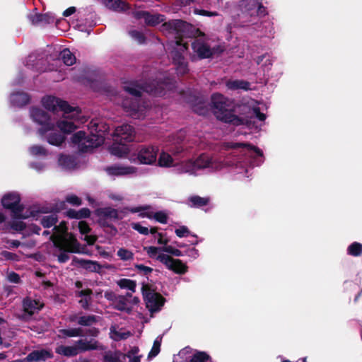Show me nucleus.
Segmentation results:
<instances>
[{"label":"nucleus","mask_w":362,"mask_h":362,"mask_svg":"<svg viewBox=\"0 0 362 362\" xmlns=\"http://www.w3.org/2000/svg\"><path fill=\"white\" fill-rule=\"evenodd\" d=\"M66 202L74 206H79L81 204V200L74 194L68 195L66 197Z\"/></svg>","instance_id":"13d9d810"},{"label":"nucleus","mask_w":362,"mask_h":362,"mask_svg":"<svg viewBox=\"0 0 362 362\" xmlns=\"http://www.w3.org/2000/svg\"><path fill=\"white\" fill-rule=\"evenodd\" d=\"M98 216L105 220L115 221L119 218L118 212L112 208H104L98 211Z\"/></svg>","instance_id":"2f4dec72"},{"label":"nucleus","mask_w":362,"mask_h":362,"mask_svg":"<svg viewBox=\"0 0 362 362\" xmlns=\"http://www.w3.org/2000/svg\"><path fill=\"white\" fill-rule=\"evenodd\" d=\"M171 47L173 49L171 56L176 66V71L179 74L183 75L188 71L187 62L182 57V53L187 49L186 43L182 38L177 39L171 42Z\"/></svg>","instance_id":"6e6552de"},{"label":"nucleus","mask_w":362,"mask_h":362,"mask_svg":"<svg viewBox=\"0 0 362 362\" xmlns=\"http://www.w3.org/2000/svg\"><path fill=\"white\" fill-rule=\"evenodd\" d=\"M128 296H118L114 304L115 308L120 311H126L130 313L132 311V306L129 305Z\"/></svg>","instance_id":"7c9ffc66"},{"label":"nucleus","mask_w":362,"mask_h":362,"mask_svg":"<svg viewBox=\"0 0 362 362\" xmlns=\"http://www.w3.org/2000/svg\"><path fill=\"white\" fill-rule=\"evenodd\" d=\"M30 23L34 25H44L52 23L54 21V17L48 14H33L28 16Z\"/></svg>","instance_id":"412c9836"},{"label":"nucleus","mask_w":362,"mask_h":362,"mask_svg":"<svg viewBox=\"0 0 362 362\" xmlns=\"http://www.w3.org/2000/svg\"><path fill=\"white\" fill-rule=\"evenodd\" d=\"M7 279L8 280L10 281V282H12V283H19L20 281V276L18 274L15 273V272H9L8 274H7Z\"/></svg>","instance_id":"0e129e2a"},{"label":"nucleus","mask_w":362,"mask_h":362,"mask_svg":"<svg viewBox=\"0 0 362 362\" xmlns=\"http://www.w3.org/2000/svg\"><path fill=\"white\" fill-rule=\"evenodd\" d=\"M135 267L137 269L138 271L144 273V274H148L153 271L152 268L143 264H136L135 265Z\"/></svg>","instance_id":"338daca9"},{"label":"nucleus","mask_w":362,"mask_h":362,"mask_svg":"<svg viewBox=\"0 0 362 362\" xmlns=\"http://www.w3.org/2000/svg\"><path fill=\"white\" fill-rule=\"evenodd\" d=\"M162 252H165L169 254H171L176 257H180L182 255V252L179 250L178 249H175L172 246H164L162 247Z\"/></svg>","instance_id":"864d4df0"},{"label":"nucleus","mask_w":362,"mask_h":362,"mask_svg":"<svg viewBox=\"0 0 362 362\" xmlns=\"http://www.w3.org/2000/svg\"><path fill=\"white\" fill-rule=\"evenodd\" d=\"M158 164L161 167H170L173 165H177L176 164H174V160L171 156L165 152L160 153L158 158Z\"/></svg>","instance_id":"a19ab883"},{"label":"nucleus","mask_w":362,"mask_h":362,"mask_svg":"<svg viewBox=\"0 0 362 362\" xmlns=\"http://www.w3.org/2000/svg\"><path fill=\"white\" fill-rule=\"evenodd\" d=\"M211 103L214 113L218 119L226 122L232 121L231 102L228 98L220 93H214L211 96Z\"/></svg>","instance_id":"39448f33"},{"label":"nucleus","mask_w":362,"mask_h":362,"mask_svg":"<svg viewBox=\"0 0 362 362\" xmlns=\"http://www.w3.org/2000/svg\"><path fill=\"white\" fill-rule=\"evenodd\" d=\"M131 336L129 332H124L122 330H117L115 327H110V337L115 341L126 339Z\"/></svg>","instance_id":"f704fd0d"},{"label":"nucleus","mask_w":362,"mask_h":362,"mask_svg":"<svg viewBox=\"0 0 362 362\" xmlns=\"http://www.w3.org/2000/svg\"><path fill=\"white\" fill-rule=\"evenodd\" d=\"M11 228L15 230L21 231L25 228V225L22 221H14L11 224Z\"/></svg>","instance_id":"680f3d73"},{"label":"nucleus","mask_w":362,"mask_h":362,"mask_svg":"<svg viewBox=\"0 0 362 362\" xmlns=\"http://www.w3.org/2000/svg\"><path fill=\"white\" fill-rule=\"evenodd\" d=\"M194 13L197 15L205 16L209 17L218 16V13L216 11H208L202 9L195 8Z\"/></svg>","instance_id":"4d7b16f0"},{"label":"nucleus","mask_w":362,"mask_h":362,"mask_svg":"<svg viewBox=\"0 0 362 362\" xmlns=\"http://www.w3.org/2000/svg\"><path fill=\"white\" fill-rule=\"evenodd\" d=\"M229 148H236L239 147H242L243 150L241 151V153L244 154L247 153H252V152L255 153L257 156H262V152L260 149L255 146H250L247 144H243V143H233L230 144L228 145Z\"/></svg>","instance_id":"bb28decb"},{"label":"nucleus","mask_w":362,"mask_h":362,"mask_svg":"<svg viewBox=\"0 0 362 362\" xmlns=\"http://www.w3.org/2000/svg\"><path fill=\"white\" fill-rule=\"evenodd\" d=\"M195 350H193L190 347H185L180 351L178 356L185 359L187 362H189V356L194 354Z\"/></svg>","instance_id":"3c124183"},{"label":"nucleus","mask_w":362,"mask_h":362,"mask_svg":"<svg viewBox=\"0 0 362 362\" xmlns=\"http://www.w3.org/2000/svg\"><path fill=\"white\" fill-rule=\"evenodd\" d=\"M240 6L243 12L251 17L265 14V8L259 0H242Z\"/></svg>","instance_id":"4468645a"},{"label":"nucleus","mask_w":362,"mask_h":362,"mask_svg":"<svg viewBox=\"0 0 362 362\" xmlns=\"http://www.w3.org/2000/svg\"><path fill=\"white\" fill-rule=\"evenodd\" d=\"M11 103L18 107L25 105L29 102V96L25 93H15L11 95Z\"/></svg>","instance_id":"c756f323"},{"label":"nucleus","mask_w":362,"mask_h":362,"mask_svg":"<svg viewBox=\"0 0 362 362\" xmlns=\"http://www.w3.org/2000/svg\"><path fill=\"white\" fill-rule=\"evenodd\" d=\"M126 296H128L129 305L132 306V308L134 305H136L139 303V298L136 296H133L132 293H127Z\"/></svg>","instance_id":"774afa93"},{"label":"nucleus","mask_w":362,"mask_h":362,"mask_svg":"<svg viewBox=\"0 0 362 362\" xmlns=\"http://www.w3.org/2000/svg\"><path fill=\"white\" fill-rule=\"evenodd\" d=\"M135 137L134 128L129 124H122L117 127L113 134L114 141L117 143L133 141Z\"/></svg>","instance_id":"2eb2a0df"},{"label":"nucleus","mask_w":362,"mask_h":362,"mask_svg":"<svg viewBox=\"0 0 362 362\" xmlns=\"http://www.w3.org/2000/svg\"><path fill=\"white\" fill-rule=\"evenodd\" d=\"M161 341H162V337H158L155 339L153 346H152V349L148 354V358H153L159 354L160 350Z\"/></svg>","instance_id":"de8ad7c7"},{"label":"nucleus","mask_w":362,"mask_h":362,"mask_svg":"<svg viewBox=\"0 0 362 362\" xmlns=\"http://www.w3.org/2000/svg\"><path fill=\"white\" fill-rule=\"evenodd\" d=\"M139 349L136 346L132 347L126 355V358L129 359V362H140L141 355L139 354Z\"/></svg>","instance_id":"c03bdc74"},{"label":"nucleus","mask_w":362,"mask_h":362,"mask_svg":"<svg viewBox=\"0 0 362 362\" xmlns=\"http://www.w3.org/2000/svg\"><path fill=\"white\" fill-rule=\"evenodd\" d=\"M59 333L65 337H81L83 335V329L81 328H71V329H60Z\"/></svg>","instance_id":"79ce46f5"},{"label":"nucleus","mask_w":362,"mask_h":362,"mask_svg":"<svg viewBox=\"0 0 362 362\" xmlns=\"http://www.w3.org/2000/svg\"><path fill=\"white\" fill-rule=\"evenodd\" d=\"M158 148L154 146L141 147L137 156H132L130 158L132 161L135 162L136 160L142 164H151L156 160Z\"/></svg>","instance_id":"f8f14e48"},{"label":"nucleus","mask_w":362,"mask_h":362,"mask_svg":"<svg viewBox=\"0 0 362 362\" xmlns=\"http://www.w3.org/2000/svg\"><path fill=\"white\" fill-rule=\"evenodd\" d=\"M90 215V211L87 208H83L78 211V219L88 218Z\"/></svg>","instance_id":"69168bd1"},{"label":"nucleus","mask_w":362,"mask_h":362,"mask_svg":"<svg viewBox=\"0 0 362 362\" xmlns=\"http://www.w3.org/2000/svg\"><path fill=\"white\" fill-rule=\"evenodd\" d=\"M126 355L120 351H107L103 356L104 362H125Z\"/></svg>","instance_id":"c85d7f7f"},{"label":"nucleus","mask_w":362,"mask_h":362,"mask_svg":"<svg viewBox=\"0 0 362 362\" xmlns=\"http://www.w3.org/2000/svg\"><path fill=\"white\" fill-rule=\"evenodd\" d=\"M52 354L45 349L35 350L30 353L25 358L28 362L45 361L52 358Z\"/></svg>","instance_id":"b1692460"},{"label":"nucleus","mask_w":362,"mask_h":362,"mask_svg":"<svg viewBox=\"0 0 362 362\" xmlns=\"http://www.w3.org/2000/svg\"><path fill=\"white\" fill-rule=\"evenodd\" d=\"M1 203L4 208L11 210L15 218H27L28 217V215L22 214L23 207L19 204L20 197L18 194L11 192L5 194L1 199Z\"/></svg>","instance_id":"1a4fd4ad"},{"label":"nucleus","mask_w":362,"mask_h":362,"mask_svg":"<svg viewBox=\"0 0 362 362\" xmlns=\"http://www.w3.org/2000/svg\"><path fill=\"white\" fill-rule=\"evenodd\" d=\"M72 142L78 146L82 151H88L90 149L98 147L103 143L102 134H93L86 135L83 131L74 134L71 138Z\"/></svg>","instance_id":"423d86ee"},{"label":"nucleus","mask_w":362,"mask_h":362,"mask_svg":"<svg viewBox=\"0 0 362 362\" xmlns=\"http://www.w3.org/2000/svg\"><path fill=\"white\" fill-rule=\"evenodd\" d=\"M187 23L181 20H173L164 22L160 26V31L166 35H182L187 27Z\"/></svg>","instance_id":"dca6fc26"},{"label":"nucleus","mask_w":362,"mask_h":362,"mask_svg":"<svg viewBox=\"0 0 362 362\" xmlns=\"http://www.w3.org/2000/svg\"><path fill=\"white\" fill-rule=\"evenodd\" d=\"M210 199L209 197H201L199 196H192L189 198V206L192 207H201L209 204Z\"/></svg>","instance_id":"c9c22d12"},{"label":"nucleus","mask_w":362,"mask_h":362,"mask_svg":"<svg viewBox=\"0 0 362 362\" xmlns=\"http://www.w3.org/2000/svg\"><path fill=\"white\" fill-rule=\"evenodd\" d=\"M102 2L107 8L116 11H124L129 8V5L122 0H102Z\"/></svg>","instance_id":"393cba45"},{"label":"nucleus","mask_w":362,"mask_h":362,"mask_svg":"<svg viewBox=\"0 0 362 362\" xmlns=\"http://www.w3.org/2000/svg\"><path fill=\"white\" fill-rule=\"evenodd\" d=\"M43 304L39 300H33L30 298H26L23 301V310L29 315H32L35 312L40 310Z\"/></svg>","instance_id":"4be33fe9"},{"label":"nucleus","mask_w":362,"mask_h":362,"mask_svg":"<svg viewBox=\"0 0 362 362\" xmlns=\"http://www.w3.org/2000/svg\"><path fill=\"white\" fill-rule=\"evenodd\" d=\"M175 233L178 237L182 238L187 236L189 231L186 226H181L175 230Z\"/></svg>","instance_id":"e2e57ef3"},{"label":"nucleus","mask_w":362,"mask_h":362,"mask_svg":"<svg viewBox=\"0 0 362 362\" xmlns=\"http://www.w3.org/2000/svg\"><path fill=\"white\" fill-rule=\"evenodd\" d=\"M210 360V356L204 351L195 350L194 354L189 356V362H206Z\"/></svg>","instance_id":"58836bf2"},{"label":"nucleus","mask_w":362,"mask_h":362,"mask_svg":"<svg viewBox=\"0 0 362 362\" xmlns=\"http://www.w3.org/2000/svg\"><path fill=\"white\" fill-rule=\"evenodd\" d=\"M57 221V216L55 214H52L45 216L41 220V223L45 228H49L55 225Z\"/></svg>","instance_id":"37998d69"},{"label":"nucleus","mask_w":362,"mask_h":362,"mask_svg":"<svg viewBox=\"0 0 362 362\" xmlns=\"http://www.w3.org/2000/svg\"><path fill=\"white\" fill-rule=\"evenodd\" d=\"M78 227L81 234H88L90 230L88 224L83 221H81L78 222Z\"/></svg>","instance_id":"052dcab7"},{"label":"nucleus","mask_w":362,"mask_h":362,"mask_svg":"<svg viewBox=\"0 0 362 362\" xmlns=\"http://www.w3.org/2000/svg\"><path fill=\"white\" fill-rule=\"evenodd\" d=\"M162 247H157L154 246L146 247L144 250L147 252L150 257H155L158 252L162 251Z\"/></svg>","instance_id":"6e6d98bb"},{"label":"nucleus","mask_w":362,"mask_h":362,"mask_svg":"<svg viewBox=\"0 0 362 362\" xmlns=\"http://www.w3.org/2000/svg\"><path fill=\"white\" fill-rule=\"evenodd\" d=\"M92 290L87 288L76 291V296L80 298L78 303L82 308L88 310L91 303Z\"/></svg>","instance_id":"5701e85b"},{"label":"nucleus","mask_w":362,"mask_h":362,"mask_svg":"<svg viewBox=\"0 0 362 362\" xmlns=\"http://www.w3.org/2000/svg\"><path fill=\"white\" fill-rule=\"evenodd\" d=\"M117 285L121 288H127L132 292L135 291L136 283L134 281L127 279H122L117 281Z\"/></svg>","instance_id":"a18cd8bd"},{"label":"nucleus","mask_w":362,"mask_h":362,"mask_svg":"<svg viewBox=\"0 0 362 362\" xmlns=\"http://www.w3.org/2000/svg\"><path fill=\"white\" fill-rule=\"evenodd\" d=\"M98 318L93 315L80 316L77 323L81 326H91L98 322Z\"/></svg>","instance_id":"ea45409f"},{"label":"nucleus","mask_w":362,"mask_h":362,"mask_svg":"<svg viewBox=\"0 0 362 362\" xmlns=\"http://www.w3.org/2000/svg\"><path fill=\"white\" fill-rule=\"evenodd\" d=\"M73 262L90 272H95L100 269V266L99 264L94 261L86 260L74 257Z\"/></svg>","instance_id":"a878e982"},{"label":"nucleus","mask_w":362,"mask_h":362,"mask_svg":"<svg viewBox=\"0 0 362 362\" xmlns=\"http://www.w3.org/2000/svg\"><path fill=\"white\" fill-rule=\"evenodd\" d=\"M130 36L136 40L139 43L142 44L145 41V37L143 35V33L136 31V30H132L129 32Z\"/></svg>","instance_id":"5fc2aeb1"},{"label":"nucleus","mask_w":362,"mask_h":362,"mask_svg":"<svg viewBox=\"0 0 362 362\" xmlns=\"http://www.w3.org/2000/svg\"><path fill=\"white\" fill-rule=\"evenodd\" d=\"M30 116L33 120L40 124L41 127L38 132L40 134H47V140L49 144L54 146H60L65 140V136L59 133H49L54 128V124L50 120L49 116L43 110L33 108L30 110Z\"/></svg>","instance_id":"7ed1b4c3"},{"label":"nucleus","mask_w":362,"mask_h":362,"mask_svg":"<svg viewBox=\"0 0 362 362\" xmlns=\"http://www.w3.org/2000/svg\"><path fill=\"white\" fill-rule=\"evenodd\" d=\"M192 47L194 52L196 53L200 59L209 58L212 55V50L202 39H195L192 43Z\"/></svg>","instance_id":"aec40b11"},{"label":"nucleus","mask_w":362,"mask_h":362,"mask_svg":"<svg viewBox=\"0 0 362 362\" xmlns=\"http://www.w3.org/2000/svg\"><path fill=\"white\" fill-rule=\"evenodd\" d=\"M147 13L148 11H146L136 9L132 12V15L137 20L144 19L145 21Z\"/></svg>","instance_id":"bf43d9fd"},{"label":"nucleus","mask_w":362,"mask_h":362,"mask_svg":"<svg viewBox=\"0 0 362 362\" xmlns=\"http://www.w3.org/2000/svg\"><path fill=\"white\" fill-rule=\"evenodd\" d=\"M83 122L84 119L80 116L79 109L71 107L69 113L63 112V117L57 122V125L62 132L69 134L78 127V123Z\"/></svg>","instance_id":"0eeeda50"},{"label":"nucleus","mask_w":362,"mask_h":362,"mask_svg":"<svg viewBox=\"0 0 362 362\" xmlns=\"http://www.w3.org/2000/svg\"><path fill=\"white\" fill-rule=\"evenodd\" d=\"M42 103L45 108L53 112L62 111L67 114L71 110V106L66 101L53 96L44 97Z\"/></svg>","instance_id":"9b49d317"},{"label":"nucleus","mask_w":362,"mask_h":362,"mask_svg":"<svg viewBox=\"0 0 362 362\" xmlns=\"http://www.w3.org/2000/svg\"><path fill=\"white\" fill-rule=\"evenodd\" d=\"M55 352L59 355L66 357H73L78 354V349L76 347L75 344L72 346H58L55 349Z\"/></svg>","instance_id":"cd10ccee"},{"label":"nucleus","mask_w":362,"mask_h":362,"mask_svg":"<svg viewBox=\"0 0 362 362\" xmlns=\"http://www.w3.org/2000/svg\"><path fill=\"white\" fill-rule=\"evenodd\" d=\"M30 153L33 156H45L47 154L46 150L41 146H33L30 148Z\"/></svg>","instance_id":"603ef678"},{"label":"nucleus","mask_w":362,"mask_h":362,"mask_svg":"<svg viewBox=\"0 0 362 362\" xmlns=\"http://www.w3.org/2000/svg\"><path fill=\"white\" fill-rule=\"evenodd\" d=\"M156 259L163 263L168 269L173 271L177 274H185L187 270V267L178 259H173L170 255L165 254H159Z\"/></svg>","instance_id":"ddd939ff"},{"label":"nucleus","mask_w":362,"mask_h":362,"mask_svg":"<svg viewBox=\"0 0 362 362\" xmlns=\"http://www.w3.org/2000/svg\"><path fill=\"white\" fill-rule=\"evenodd\" d=\"M144 300L146 308L153 313L160 310L164 303V298L158 293L152 291L148 286H144L142 288Z\"/></svg>","instance_id":"9d476101"},{"label":"nucleus","mask_w":362,"mask_h":362,"mask_svg":"<svg viewBox=\"0 0 362 362\" xmlns=\"http://www.w3.org/2000/svg\"><path fill=\"white\" fill-rule=\"evenodd\" d=\"M58 162L59 165L64 169H71L76 165L74 159L69 156H60Z\"/></svg>","instance_id":"e433bc0d"},{"label":"nucleus","mask_w":362,"mask_h":362,"mask_svg":"<svg viewBox=\"0 0 362 362\" xmlns=\"http://www.w3.org/2000/svg\"><path fill=\"white\" fill-rule=\"evenodd\" d=\"M60 58L67 66H71L76 62L75 56L68 49H64L61 52Z\"/></svg>","instance_id":"4c0bfd02"},{"label":"nucleus","mask_w":362,"mask_h":362,"mask_svg":"<svg viewBox=\"0 0 362 362\" xmlns=\"http://www.w3.org/2000/svg\"><path fill=\"white\" fill-rule=\"evenodd\" d=\"M165 20V18L162 14H151L149 12H148L145 20V23L148 26H156L159 23L164 22Z\"/></svg>","instance_id":"473e14b6"},{"label":"nucleus","mask_w":362,"mask_h":362,"mask_svg":"<svg viewBox=\"0 0 362 362\" xmlns=\"http://www.w3.org/2000/svg\"><path fill=\"white\" fill-rule=\"evenodd\" d=\"M226 86L230 90H247L250 88V83L243 80H231L226 83Z\"/></svg>","instance_id":"72a5a7b5"},{"label":"nucleus","mask_w":362,"mask_h":362,"mask_svg":"<svg viewBox=\"0 0 362 362\" xmlns=\"http://www.w3.org/2000/svg\"><path fill=\"white\" fill-rule=\"evenodd\" d=\"M117 256L121 260L129 261L134 258V253L125 248H119L117 252Z\"/></svg>","instance_id":"09e8293b"},{"label":"nucleus","mask_w":362,"mask_h":362,"mask_svg":"<svg viewBox=\"0 0 362 362\" xmlns=\"http://www.w3.org/2000/svg\"><path fill=\"white\" fill-rule=\"evenodd\" d=\"M105 171L112 176H126L134 174L136 172V168L123 165H113L107 167Z\"/></svg>","instance_id":"6ab92c4d"},{"label":"nucleus","mask_w":362,"mask_h":362,"mask_svg":"<svg viewBox=\"0 0 362 362\" xmlns=\"http://www.w3.org/2000/svg\"><path fill=\"white\" fill-rule=\"evenodd\" d=\"M148 206H139L131 208L129 211L132 213L142 211L139 216L141 217H148L149 218H153L157 221L161 223H166L168 221V216L164 211H158L153 213L151 211H146L148 209Z\"/></svg>","instance_id":"a211bd4d"},{"label":"nucleus","mask_w":362,"mask_h":362,"mask_svg":"<svg viewBox=\"0 0 362 362\" xmlns=\"http://www.w3.org/2000/svg\"><path fill=\"white\" fill-rule=\"evenodd\" d=\"M131 226L133 229L143 235H148L149 232L152 234L156 233V228H151L150 230H148L147 227L142 226L139 223H132Z\"/></svg>","instance_id":"49530a36"},{"label":"nucleus","mask_w":362,"mask_h":362,"mask_svg":"<svg viewBox=\"0 0 362 362\" xmlns=\"http://www.w3.org/2000/svg\"><path fill=\"white\" fill-rule=\"evenodd\" d=\"M75 345L78 354L88 351H103L105 349V347L100 342L93 338L89 339L87 338L80 339L75 342Z\"/></svg>","instance_id":"f3484780"},{"label":"nucleus","mask_w":362,"mask_h":362,"mask_svg":"<svg viewBox=\"0 0 362 362\" xmlns=\"http://www.w3.org/2000/svg\"><path fill=\"white\" fill-rule=\"evenodd\" d=\"M170 85L168 82L154 81L140 87L136 84L131 83L124 87L126 93L132 97H126L122 102V105L125 112L135 119H140L144 117L146 109L144 105L139 104V97L141 95V90L153 95L161 96L165 95V88H169Z\"/></svg>","instance_id":"f257e3e1"},{"label":"nucleus","mask_w":362,"mask_h":362,"mask_svg":"<svg viewBox=\"0 0 362 362\" xmlns=\"http://www.w3.org/2000/svg\"><path fill=\"white\" fill-rule=\"evenodd\" d=\"M50 239L54 246L62 251L58 255V260L61 263L66 262L69 259L67 252H81L80 243L73 234L67 233V227L64 221L54 226Z\"/></svg>","instance_id":"f03ea898"},{"label":"nucleus","mask_w":362,"mask_h":362,"mask_svg":"<svg viewBox=\"0 0 362 362\" xmlns=\"http://www.w3.org/2000/svg\"><path fill=\"white\" fill-rule=\"evenodd\" d=\"M227 164L218 160H212L208 156L201 155L197 159H188L176 165V170L179 173L193 174L197 170L211 168L214 170H220Z\"/></svg>","instance_id":"20e7f679"},{"label":"nucleus","mask_w":362,"mask_h":362,"mask_svg":"<svg viewBox=\"0 0 362 362\" xmlns=\"http://www.w3.org/2000/svg\"><path fill=\"white\" fill-rule=\"evenodd\" d=\"M348 250L350 255L358 256L362 253V245L358 243H354L349 247Z\"/></svg>","instance_id":"8fccbe9b"}]
</instances>
